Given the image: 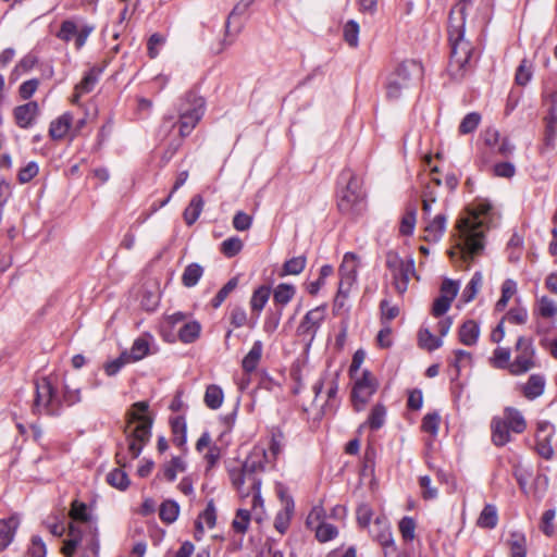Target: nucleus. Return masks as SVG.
Instances as JSON below:
<instances>
[{
	"label": "nucleus",
	"mask_w": 557,
	"mask_h": 557,
	"mask_svg": "<svg viewBox=\"0 0 557 557\" xmlns=\"http://www.w3.org/2000/svg\"><path fill=\"white\" fill-rule=\"evenodd\" d=\"M205 272L203 267L197 262L188 264L182 274V284L185 287H194L198 284Z\"/></svg>",
	"instance_id": "nucleus-32"
},
{
	"label": "nucleus",
	"mask_w": 557,
	"mask_h": 557,
	"mask_svg": "<svg viewBox=\"0 0 557 557\" xmlns=\"http://www.w3.org/2000/svg\"><path fill=\"white\" fill-rule=\"evenodd\" d=\"M325 306H318L309 310L297 327V335L307 338L309 345L313 342L318 330L325 319Z\"/></svg>",
	"instance_id": "nucleus-13"
},
{
	"label": "nucleus",
	"mask_w": 557,
	"mask_h": 557,
	"mask_svg": "<svg viewBox=\"0 0 557 557\" xmlns=\"http://www.w3.org/2000/svg\"><path fill=\"white\" fill-rule=\"evenodd\" d=\"M480 335V326L474 320H467L459 329V339L463 345L476 344Z\"/></svg>",
	"instance_id": "nucleus-26"
},
{
	"label": "nucleus",
	"mask_w": 557,
	"mask_h": 557,
	"mask_svg": "<svg viewBox=\"0 0 557 557\" xmlns=\"http://www.w3.org/2000/svg\"><path fill=\"white\" fill-rule=\"evenodd\" d=\"M243 246H244V244L240 238L230 237V238L225 239L224 242H222L221 252L225 257L232 258L240 252V250L243 249Z\"/></svg>",
	"instance_id": "nucleus-56"
},
{
	"label": "nucleus",
	"mask_w": 557,
	"mask_h": 557,
	"mask_svg": "<svg viewBox=\"0 0 557 557\" xmlns=\"http://www.w3.org/2000/svg\"><path fill=\"white\" fill-rule=\"evenodd\" d=\"M386 409L383 405H375L369 414L368 423L372 430H379L385 422Z\"/></svg>",
	"instance_id": "nucleus-51"
},
{
	"label": "nucleus",
	"mask_w": 557,
	"mask_h": 557,
	"mask_svg": "<svg viewBox=\"0 0 557 557\" xmlns=\"http://www.w3.org/2000/svg\"><path fill=\"white\" fill-rule=\"evenodd\" d=\"M498 522V513L495 505L486 504L481 511L476 524L483 529H494Z\"/></svg>",
	"instance_id": "nucleus-33"
},
{
	"label": "nucleus",
	"mask_w": 557,
	"mask_h": 557,
	"mask_svg": "<svg viewBox=\"0 0 557 557\" xmlns=\"http://www.w3.org/2000/svg\"><path fill=\"white\" fill-rule=\"evenodd\" d=\"M270 297V289L265 286H260L257 288L250 299V307L252 314L256 315L252 326L257 323V320L259 319V315L261 311L263 310L264 306L267 305Z\"/></svg>",
	"instance_id": "nucleus-24"
},
{
	"label": "nucleus",
	"mask_w": 557,
	"mask_h": 557,
	"mask_svg": "<svg viewBox=\"0 0 557 557\" xmlns=\"http://www.w3.org/2000/svg\"><path fill=\"white\" fill-rule=\"evenodd\" d=\"M147 410L148 404L138 401L127 412L125 434L131 459H136L140 455L143 447L151 436L152 419L145 414Z\"/></svg>",
	"instance_id": "nucleus-4"
},
{
	"label": "nucleus",
	"mask_w": 557,
	"mask_h": 557,
	"mask_svg": "<svg viewBox=\"0 0 557 557\" xmlns=\"http://www.w3.org/2000/svg\"><path fill=\"white\" fill-rule=\"evenodd\" d=\"M296 294V288L292 284H278L274 290V301L282 306L287 305Z\"/></svg>",
	"instance_id": "nucleus-44"
},
{
	"label": "nucleus",
	"mask_w": 557,
	"mask_h": 557,
	"mask_svg": "<svg viewBox=\"0 0 557 557\" xmlns=\"http://www.w3.org/2000/svg\"><path fill=\"white\" fill-rule=\"evenodd\" d=\"M34 412L45 411L49 416H60L62 411V400L58 397L57 391L47 377H41L35 382Z\"/></svg>",
	"instance_id": "nucleus-10"
},
{
	"label": "nucleus",
	"mask_w": 557,
	"mask_h": 557,
	"mask_svg": "<svg viewBox=\"0 0 557 557\" xmlns=\"http://www.w3.org/2000/svg\"><path fill=\"white\" fill-rule=\"evenodd\" d=\"M481 122V115L478 112L468 113L459 124V133L467 135L473 133Z\"/></svg>",
	"instance_id": "nucleus-48"
},
{
	"label": "nucleus",
	"mask_w": 557,
	"mask_h": 557,
	"mask_svg": "<svg viewBox=\"0 0 557 557\" xmlns=\"http://www.w3.org/2000/svg\"><path fill=\"white\" fill-rule=\"evenodd\" d=\"M416 527H417L416 521L411 517H404L399 521V524H398L399 532L406 542H411L414 539Z\"/></svg>",
	"instance_id": "nucleus-59"
},
{
	"label": "nucleus",
	"mask_w": 557,
	"mask_h": 557,
	"mask_svg": "<svg viewBox=\"0 0 557 557\" xmlns=\"http://www.w3.org/2000/svg\"><path fill=\"white\" fill-rule=\"evenodd\" d=\"M127 351H123L119 358L106 363L104 371L107 375H115L125 364L129 363Z\"/></svg>",
	"instance_id": "nucleus-62"
},
{
	"label": "nucleus",
	"mask_w": 557,
	"mask_h": 557,
	"mask_svg": "<svg viewBox=\"0 0 557 557\" xmlns=\"http://www.w3.org/2000/svg\"><path fill=\"white\" fill-rule=\"evenodd\" d=\"M508 546L511 557H527V537L520 531L510 532Z\"/></svg>",
	"instance_id": "nucleus-30"
},
{
	"label": "nucleus",
	"mask_w": 557,
	"mask_h": 557,
	"mask_svg": "<svg viewBox=\"0 0 557 557\" xmlns=\"http://www.w3.org/2000/svg\"><path fill=\"white\" fill-rule=\"evenodd\" d=\"M512 475L516 479L521 492L524 495H530L529 481L533 478V471L530 467H525L522 463H515L512 467Z\"/></svg>",
	"instance_id": "nucleus-28"
},
{
	"label": "nucleus",
	"mask_w": 557,
	"mask_h": 557,
	"mask_svg": "<svg viewBox=\"0 0 557 557\" xmlns=\"http://www.w3.org/2000/svg\"><path fill=\"white\" fill-rule=\"evenodd\" d=\"M224 399V394L219 385L211 384L207 387L205 393V404L208 408L216 410L221 407Z\"/></svg>",
	"instance_id": "nucleus-36"
},
{
	"label": "nucleus",
	"mask_w": 557,
	"mask_h": 557,
	"mask_svg": "<svg viewBox=\"0 0 557 557\" xmlns=\"http://www.w3.org/2000/svg\"><path fill=\"white\" fill-rule=\"evenodd\" d=\"M363 182L361 176H349L346 187L342 190L338 208L343 212H347L352 206L359 203L364 198Z\"/></svg>",
	"instance_id": "nucleus-14"
},
{
	"label": "nucleus",
	"mask_w": 557,
	"mask_h": 557,
	"mask_svg": "<svg viewBox=\"0 0 557 557\" xmlns=\"http://www.w3.org/2000/svg\"><path fill=\"white\" fill-rule=\"evenodd\" d=\"M265 451L255 449L244 461L240 469L230 472L232 484L238 491L242 498L250 496V491L245 490V484L251 487H261V479L258 476L264 470Z\"/></svg>",
	"instance_id": "nucleus-6"
},
{
	"label": "nucleus",
	"mask_w": 557,
	"mask_h": 557,
	"mask_svg": "<svg viewBox=\"0 0 557 557\" xmlns=\"http://www.w3.org/2000/svg\"><path fill=\"white\" fill-rule=\"evenodd\" d=\"M548 476L545 474H537L533 484L530 486V495H532L537 500H541L544 497V494L548 487Z\"/></svg>",
	"instance_id": "nucleus-53"
},
{
	"label": "nucleus",
	"mask_w": 557,
	"mask_h": 557,
	"mask_svg": "<svg viewBox=\"0 0 557 557\" xmlns=\"http://www.w3.org/2000/svg\"><path fill=\"white\" fill-rule=\"evenodd\" d=\"M446 228V216L437 214L425 227L428 233L426 237L433 240H438Z\"/></svg>",
	"instance_id": "nucleus-40"
},
{
	"label": "nucleus",
	"mask_w": 557,
	"mask_h": 557,
	"mask_svg": "<svg viewBox=\"0 0 557 557\" xmlns=\"http://www.w3.org/2000/svg\"><path fill=\"white\" fill-rule=\"evenodd\" d=\"M262 351H263L262 342L256 341L252 344V347L249 350V352L244 357V359L242 361V367L245 372L251 373L257 369V367L260 362L261 356H262Z\"/></svg>",
	"instance_id": "nucleus-25"
},
{
	"label": "nucleus",
	"mask_w": 557,
	"mask_h": 557,
	"mask_svg": "<svg viewBox=\"0 0 557 557\" xmlns=\"http://www.w3.org/2000/svg\"><path fill=\"white\" fill-rule=\"evenodd\" d=\"M149 354V341L146 337L135 339L131 350L127 351L131 362L139 361Z\"/></svg>",
	"instance_id": "nucleus-41"
},
{
	"label": "nucleus",
	"mask_w": 557,
	"mask_h": 557,
	"mask_svg": "<svg viewBox=\"0 0 557 557\" xmlns=\"http://www.w3.org/2000/svg\"><path fill=\"white\" fill-rule=\"evenodd\" d=\"M417 220V207L414 205H409L406 208V212L401 219L399 232L400 234L408 236L413 233L414 225Z\"/></svg>",
	"instance_id": "nucleus-37"
},
{
	"label": "nucleus",
	"mask_w": 557,
	"mask_h": 557,
	"mask_svg": "<svg viewBox=\"0 0 557 557\" xmlns=\"http://www.w3.org/2000/svg\"><path fill=\"white\" fill-rule=\"evenodd\" d=\"M423 76V66L416 60L401 62L386 79V97L389 100H397L409 90Z\"/></svg>",
	"instance_id": "nucleus-7"
},
{
	"label": "nucleus",
	"mask_w": 557,
	"mask_h": 557,
	"mask_svg": "<svg viewBox=\"0 0 557 557\" xmlns=\"http://www.w3.org/2000/svg\"><path fill=\"white\" fill-rule=\"evenodd\" d=\"M359 24L349 20L344 26V39L352 48L358 47L359 44Z\"/></svg>",
	"instance_id": "nucleus-54"
},
{
	"label": "nucleus",
	"mask_w": 557,
	"mask_h": 557,
	"mask_svg": "<svg viewBox=\"0 0 557 557\" xmlns=\"http://www.w3.org/2000/svg\"><path fill=\"white\" fill-rule=\"evenodd\" d=\"M79 545L89 549L94 557H99L100 542L97 524H90L86 528L78 524L69 525V539L64 541L61 549L62 554L65 557H73Z\"/></svg>",
	"instance_id": "nucleus-8"
},
{
	"label": "nucleus",
	"mask_w": 557,
	"mask_h": 557,
	"mask_svg": "<svg viewBox=\"0 0 557 557\" xmlns=\"http://www.w3.org/2000/svg\"><path fill=\"white\" fill-rule=\"evenodd\" d=\"M76 33V24L73 21L66 20L62 22L57 37L63 41H70L73 37H75Z\"/></svg>",
	"instance_id": "nucleus-64"
},
{
	"label": "nucleus",
	"mask_w": 557,
	"mask_h": 557,
	"mask_svg": "<svg viewBox=\"0 0 557 557\" xmlns=\"http://www.w3.org/2000/svg\"><path fill=\"white\" fill-rule=\"evenodd\" d=\"M205 99L194 91H188L178 104V119L164 117L160 126V135L165 147L162 161L168 162L199 123L205 113Z\"/></svg>",
	"instance_id": "nucleus-2"
},
{
	"label": "nucleus",
	"mask_w": 557,
	"mask_h": 557,
	"mask_svg": "<svg viewBox=\"0 0 557 557\" xmlns=\"http://www.w3.org/2000/svg\"><path fill=\"white\" fill-rule=\"evenodd\" d=\"M249 522L250 511L247 509H238L232 522V527L235 532L244 534L248 530Z\"/></svg>",
	"instance_id": "nucleus-58"
},
{
	"label": "nucleus",
	"mask_w": 557,
	"mask_h": 557,
	"mask_svg": "<svg viewBox=\"0 0 557 557\" xmlns=\"http://www.w3.org/2000/svg\"><path fill=\"white\" fill-rule=\"evenodd\" d=\"M337 528L331 523L322 522L315 529V536L320 542H327L336 537Z\"/></svg>",
	"instance_id": "nucleus-60"
},
{
	"label": "nucleus",
	"mask_w": 557,
	"mask_h": 557,
	"mask_svg": "<svg viewBox=\"0 0 557 557\" xmlns=\"http://www.w3.org/2000/svg\"><path fill=\"white\" fill-rule=\"evenodd\" d=\"M448 39L450 42V54L448 72L453 79L460 81L472 70L473 46L465 39V26L449 24Z\"/></svg>",
	"instance_id": "nucleus-5"
},
{
	"label": "nucleus",
	"mask_w": 557,
	"mask_h": 557,
	"mask_svg": "<svg viewBox=\"0 0 557 557\" xmlns=\"http://www.w3.org/2000/svg\"><path fill=\"white\" fill-rule=\"evenodd\" d=\"M481 285H482V274H481V272H475L462 292V295H461L462 300L465 302L472 301L475 298L479 289L481 288Z\"/></svg>",
	"instance_id": "nucleus-46"
},
{
	"label": "nucleus",
	"mask_w": 557,
	"mask_h": 557,
	"mask_svg": "<svg viewBox=\"0 0 557 557\" xmlns=\"http://www.w3.org/2000/svg\"><path fill=\"white\" fill-rule=\"evenodd\" d=\"M377 381L373 374L364 370L362 376L355 382L351 391V401L356 411L364 409L366 405L377 389Z\"/></svg>",
	"instance_id": "nucleus-12"
},
{
	"label": "nucleus",
	"mask_w": 557,
	"mask_h": 557,
	"mask_svg": "<svg viewBox=\"0 0 557 557\" xmlns=\"http://www.w3.org/2000/svg\"><path fill=\"white\" fill-rule=\"evenodd\" d=\"M173 443L176 446H184L186 443V423L184 418L176 417L171 421Z\"/></svg>",
	"instance_id": "nucleus-45"
},
{
	"label": "nucleus",
	"mask_w": 557,
	"mask_h": 557,
	"mask_svg": "<svg viewBox=\"0 0 557 557\" xmlns=\"http://www.w3.org/2000/svg\"><path fill=\"white\" fill-rule=\"evenodd\" d=\"M504 414L505 417L503 420L505 423H508V428L512 432L520 434L525 430L527 423L519 410L509 407L505 409Z\"/></svg>",
	"instance_id": "nucleus-31"
},
{
	"label": "nucleus",
	"mask_w": 557,
	"mask_h": 557,
	"mask_svg": "<svg viewBox=\"0 0 557 557\" xmlns=\"http://www.w3.org/2000/svg\"><path fill=\"white\" fill-rule=\"evenodd\" d=\"M281 497L284 502V509L280 510L274 519V528L281 533L284 534L288 527L294 512V500L290 496L284 497L281 494Z\"/></svg>",
	"instance_id": "nucleus-20"
},
{
	"label": "nucleus",
	"mask_w": 557,
	"mask_h": 557,
	"mask_svg": "<svg viewBox=\"0 0 557 557\" xmlns=\"http://www.w3.org/2000/svg\"><path fill=\"white\" fill-rule=\"evenodd\" d=\"M371 536L384 550V556L394 555L397 550L389 523L386 519L376 518L373 528L370 530Z\"/></svg>",
	"instance_id": "nucleus-15"
},
{
	"label": "nucleus",
	"mask_w": 557,
	"mask_h": 557,
	"mask_svg": "<svg viewBox=\"0 0 557 557\" xmlns=\"http://www.w3.org/2000/svg\"><path fill=\"white\" fill-rule=\"evenodd\" d=\"M545 123V143L546 145H550L556 136L557 113L555 112V109L548 110Z\"/></svg>",
	"instance_id": "nucleus-57"
},
{
	"label": "nucleus",
	"mask_w": 557,
	"mask_h": 557,
	"mask_svg": "<svg viewBox=\"0 0 557 557\" xmlns=\"http://www.w3.org/2000/svg\"><path fill=\"white\" fill-rule=\"evenodd\" d=\"M103 67L92 66L83 77L79 84L75 87V95L73 101H77L82 94L90 92L98 82L99 75L102 73Z\"/></svg>",
	"instance_id": "nucleus-22"
},
{
	"label": "nucleus",
	"mask_w": 557,
	"mask_h": 557,
	"mask_svg": "<svg viewBox=\"0 0 557 557\" xmlns=\"http://www.w3.org/2000/svg\"><path fill=\"white\" fill-rule=\"evenodd\" d=\"M492 441L496 446H504L511 441L508 423L502 418H494L491 423Z\"/></svg>",
	"instance_id": "nucleus-23"
},
{
	"label": "nucleus",
	"mask_w": 557,
	"mask_h": 557,
	"mask_svg": "<svg viewBox=\"0 0 557 557\" xmlns=\"http://www.w3.org/2000/svg\"><path fill=\"white\" fill-rule=\"evenodd\" d=\"M306 264L307 257L305 255L293 257L283 263L280 276L298 275L305 270Z\"/></svg>",
	"instance_id": "nucleus-34"
},
{
	"label": "nucleus",
	"mask_w": 557,
	"mask_h": 557,
	"mask_svg": "<svg viewBox=\"0 0 557 557\" xmlns=\"http://www.w3.org/2000/svg\"><path fill=\"white\" fill-rule=\"evenodd\" d=\"M185 470V463L181 457H173L170 462L164 465L163 476L173 482L176 479L177 472Z\"/></svg>",
	"instance_id": "nucleus-49"
},
{
	"label": "nucleus",
	"mask_w": 557,
	"mask_h": 557,
	"mask_svg": "<svg viewBox=\"0 0 557 557\" xmlns=\"http://www.w3.org/2000/svg\"><path fill=\"white\" fill-rule=\"evenodd\" d=\"M203 208L201 195H195L188 207L184 210L183 216L187 225H193L199 218Z\"/></svg>",
	"instance_id": "nucleus-35"
},
{
	"label": "nucleus",
	"mask_w": 557,
	"mask_h": 557,
	"mask_svg": "<svg viewBox=\"0 0 557 557\" xmlns=\"http://www.w3.org/2000/svg\"><path fill=\"white\" fill-rule=\"evenodd\" d=\"M205 99L194 91H188L178 104V119L164 117L160 126V135L165 147L162 161L168 162L199 123L205 113Z\"/></svg>",
	"instance_id": "nucleus-3"
},
{
	"label": "nucleus",
	"mask_w": 557,
	"mask_h": 557,
	"mask_svg": "<svg viewBox=\"0 0 557 557\" xmlns=\"http://www.w3.org/2000/svg\"><path fill=\"white\" fill-rule=\"evenodd\" d=\"M238 277H232L214 296L211 301L213 308H219L223 301L227 298V296L238 286Z\"/></svg>",
	"instance_id": "nucleus-50"
},
{
	"label": "nucleus",
	"mask_w": 557,
	"mask_h": 557,
	"mask_svg": "<svg viewBox=\"0 0 557 557\" xmlns=\"http://www.w3.org/2000/svg\"><path fill=\"white\" fill-rule=\"evenodd\" d=\"M532 75V63L529 60L523 59L516 71L515 82L519 86H525L531 81Z\"/></svg>",
	"instance_id": "nucleus-47"
},
{
	"label": "nucleus",
	"mask_w": 557,
	"mask_h": 557,
	"mask_svg": "<svg viewBox=\"0 0 557 557\" xmlns=\"http://www.w3.org/2000/svg\"><path fill=\"white\" fill-rule=\"evenodd\" d=\"M70 517L73 520L70 524H78L82 528L97 524V520L91 516L87 505L78 500L72 503Z\"/></svg>",
	"instance_id": "nucleus-19"
},
{
	"label": "nucleus",
	"mask_w": 557,
	"mask_h": 557,
	"mask_svg": "<svg viewBox=\"0 0 557 557\" xmlns=\"http://www.w3.org/2000/svg\"><path fill=\"white\" fill-rule=\"evenodd\" d=\"M332 273H333L332 265H330V264L322 265L320 269V276L318 277V280L310 282L307 285V292L310 295H313V296L317 295L319 293L320 288L324 285L325 278L327 276H330Z\"/></svg>",
	"instance_id": "nucleus-52"
},
{
	"label": "nucleus",
	"mask_w": 557,
	"mask_h": 557,
	"mask_svg": "<svg viewBox=\"0 0 557 557\" xmlns=\"http://www.w3.org/2000/svg\"><path fill=\"white\" fill-rule=\"evenodd\" d=\"M216 521V511L213 499H210L207 504L206 509L199 516V519L196 521V528L199 531H203L202 524L206 523L208 528H213Z\"/></svg>",
	"instance_id": "nucleus-38"
},
{
	"label": "nucleus",
	"mask_w": 557,
	"mask_h": 557,
	"mask_svg": "<svg viewBox=\"0 0 557 557\" xmlns=\"http://www.w3.org/2000/svg\"><path fill=\"white\" fill-rule=\"evenodd\" d=\"M73 117L70 113H64L57 120L52 121L49 128V135L52 139L60 140L64 138L69 132Z\"/></svg>",
	"instance_id": "nucleus-27"
},
{
	"label": "nucleus",
	"mask_w": 557,
	"mask_h": 557,
	"mask_svg": "<svg viewBox=\"0 0 557 557\" xmlns=\"http://www.w3.org/2000/svg\"><path fill=\"white\" fill-rule=\"evenodd\" d=\"M510 355L511 354H510L509 348H503V347L496 348L493 352V357L491 358L492 366L497 369H505V368L509 369V364L511 363V362H509Z\"/></svg>",
	"instance_id": "nucleus-55"
},
{
	"label": "nucleus",
	"mask_w": 557,
	"mask_h": 557,
	"mask_svg": "<svg viewBox=\"0 0 557 557\" xmlns=\"http://www.w3.org/2000/svg\"><path fill=\"white\" fill-rule=\"evenodd\" d=\"M38 113L39 106L36 101L17 106L13 111L15 123L21 128L32 127Z\"/></svg>",
	"instance_id": "nucleus-18"
},
{
	"label": "nucleus",
	"mask_w": 557,
	"mask_h": 557,
	"mask_svg": "<svg viewBox=\"0 0 557 557\" xmlns=\"http://www.w3.org/2000/svg\"><path fill=\"white\" fill-rule=\"evenodd\" d=\"M497 212L485 199H479L467 209V215L457 221L458 231L455 249L449 251L453 258L459 253L461 258L473 260L485 247V232L495 225Z\"/></svg>",
	"instance_id": "nucleus-1"
},
{
	"label": "nucleus",
	"mask_w": 557,
	"mask_h": 557,
	"mask_svg": "<svg viewBox=\"0 0 557 557\" xmlns=\"http://www.w3.org/2000/svg\"><path fill=\"white\" fill-rule=\"evenodd\" d=\"M440 421L441 418L437 412H431L425 414V417L422 420L423 431L432 435H436L438 431Z\"/></svg>",
	"instance_id": "nucleus-63"
},
{
	"label": "nucleus",
	"mask_w": 557,
	"mask_h": 557,
	"mask_svg": "<svg viewBox=\"0 0 557 557\" xmlns=\"http://www.w3.org/2000/svg\"><path fill=\"white\" fill-rule=\"evenodd\" d=\"M516 357L509 364L512 375H521L535 368V348L530 338L520 336L516 343Z\"/></svg>",
	"instance_id": "nucleus-11"
},
{
	"label": "nucleus",
	"mask_w": 557,
	"mask_h": 557,
	"mask_svg": "<svg viewBox=\"0 0 557 557\" xmlns=\"http://www.w3.org/2000/svg\"><path fill=\"white\" fill-rule=\"evenodd\" d=\"M359 267V258L354 252H346L339 267V293L344 292V284L351 286L357 277V269Z\"/></svg>",
	"instance_id": "nucleus-17"
},
{
	"label": "nucleus",
	"mask_w": 557,
	"mask_h": 557,
	"mask_svg": "<svg viewBox=\"0 0 557 557\" xmlns=\"http://www.w3.org/2000/svg\"><path fill=\"white\" fill-rule=\"evenodd\" d=\"M18 524L20 521L14 516L0 520V552L12 543Z\"/></svg>",
	"instance_id": "nucleus-21"
},
{
	"label": "nucleus",
	"mask_w": 557,
	"mask_h": 557,
	"mask_svg": "<svg viewBox=\"0 0 557 557\" xmlns=\"http://www.w3.org/2000/svg\"><path fill=\"white\" fill-rule=\"evenodd\" d=\"M180 513V506L174 500H165L161 504L159 517L164 523H173Z\"/></svg>",
	"instance_id": "nucleus-39"
},
{
	"label": "nucleus",
	"mask_w": 557,
	"mask_h": 557,
	"mask_svg": "<svg viewBox=\"0 0 557 557\" xmlns=\"http://www.w3.org/2000/svg\"><path fill=\"white\" fill-rule=\"evenodd\" d=\"M545 379L541 374H532L524 384L522 392L528 399H535L544 393Z\"/></svg>",
	"instance_id": "nucleus-29"
},
{
	"label": "nucleus",
	"mask_w": 557,
	"mask_h": 557,
	"mask_svg": "<svg viewBox=\"0 0 557 557\" xmlns=\"http://www.w3.org/2000/svg\"><path fill=\"white\" fill-rule=\"evenodd\" d=\"M115 460L120 468L113 469L107 474V482L112 487L125 491L129 486L131 481L126 472L122 469L128 465L127 455L123 451L122 447L116 451Z\"/></svg>",
	"instance_id": "nucleus-16"
},
{
	"label": "nucleus",
	"mask_w": 557,
	"mask_h": 557,
	"mask_svg": "<svg viewBox=\"0 0 557 557\" xmlns=\"http://www.w3.org/2000/svg\"><path fill=\"white\" fill-rule=\"evenodd\" d=\"M200 331L201 326L197 321L188 322L178 331V337L183 343L189 344L199 337Z\"/></svg>",
	"instance_id": "nucleus-43"
},
{
	"label": "nucleus",
	"mask_w": 557,
	"mask_h": 557,
	"mask_svg": "<svg viewBox=\"0 0 557 557\" xmlns=\"http://www.w3.org/2000/svg\"><path fill=\"white\" fill-rule=\"evenodd\" d=\"M420 347L433 351L443 345L441 337L434 336L428 329H422L418 334Z\"/></svg>",
	"instance_id": "nucleus-42"
},
{
	"label": "nucleus",
	"mask_w": 557,
	"mask_h": 557,
	"mask_svg": "<svg viewBox=\"0 0 557 557\" xmlns=\"http://www.w3.org/2000/svg\"><path fill=\"white\" fill-rule=\"evenodd\" d=\"M536 451L542 458L546 460H549L553 457L554 449L550 445V433L544 435L543 437L537 435Z\"/></svg>",
	"instance_id": "nucleus-61"
},
{
	"label": "nucleus",
	"mask_w": 557,
	"mask_h": 557,
	"mask_svg": "<svg viewBox=\"0 0 557 557\" xmlns=\"http://www.w3.org/2000/svg\"><path fill=\"white\" fill-rule=\"evenodd\" d=\"M385 265L391 273L392 284L395 290L403 295L407 292L410 276L414 274V260H404L394 251L388 250L385 255Z\"/></svg>",
	"instance_id": "nucleus-9"
}]
</instances>
